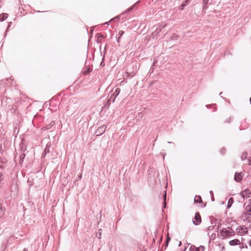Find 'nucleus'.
Instances as JSON below:
<instances>
[{
	"instance_id": "0eeeda50",
	"label": "nucleus",
	"mask_w": 251,
	"mask_h": 251,
	"mask_svg": "<svg viewBox=\"0 0 251 251\" xmlns=\"http://www.w3.org/2000/svg\"><path fill=\"white\" fill-rule=\"evenodd\" d=\"M250 191L249 189H246L242 192L241 195L243 198H248L250 196Z\"/></svg>"
},
{
	"instance_id": "f03ea898",
	"label": "nucleus",
	"mask_w": 251,
	"mask_h": 251,
	"mask_svg": "<svg viewBox=\"0 0 251 251\" xmlns=\"http://www.w3.org/2000/svg\"><path fill=\"white\" fill-rule=\"evenodd\" d=\"M236 232L238 235L243 236L248 233V230L245 226H238L236 228Z\"/></svg>"
},
{
	"instance_id": "1a4fd4ad",
	"label": "nucleus",
	"mask_w": 251,
	"mask_h": 251,
	"mask_svg": "<svg viewBox=\"0 0 251 251\" xmlns=\"http://www.w3.org/2000/svg\"><path fill=\"white\" fill-rule=\"evenodd\" d=\"M7 18V14L3 13L0 15V21H2Z\"/></svg>"
},
{
	"instance_id": "dca6fc26",
	"label": "nucleus",
	"mask_w": 251,
	"mask_h": 251,
	"mask_svg": "<svg viewBox=\"0 0 251 251\" xmlns=\"http://www.w3.org/2000/svg\"><path fill=\"white\" fill-rule=\"evenodd\" d=\"M164 207H165V205H166V202H165V201H166V194H164Z\"/></svg>"
},
{
	"instance_id": "7ed1b4c3",
	"label": "nucleus",
	"mask_w": 251,
	"mask_h": 251,
	"mask_svg": "<svg viewBox=\"0 0 251 251\" xmlns=\"http://www.w3.org/2000/svg\"><path fill=\"white\" fill-rule=\"evenodd\" d=\"M193 223L196 225H199L201 222V218L199 213H197L195 214V216L193 220Z\"/></svg>"
},
{
	"instance_id": "4468645a",
	"label": "nucleus",
	"mask_w": 251,
	"mask_h": 251,
	"mask_svg": "<svg viewBox=\"0 0 251 251\" xmlns=\"http://www.w3.org/2000/svg\"><path fill=\"white\" fill-rule=\"evenodd\" d=\"M209 0H202L203 3V8H206V4L208 3Z\"/></svg>"
},
{
	"instance_id": "423d86ee",
	"label": "nucleus",
	"mask_w": 251,
	"mask_h": 251,
	"mask_svg": "<svg viewBox=\"0 0 251 251\" xmlns=\"http://www.w3.org/2000/svg\"><path fill=\"white\" fill-rule=\"evenodd\" d=\"M240 241L237 239H233L229 242V245L231 246L238 245H240Z\"/></svg>"
},
{
	"instance_id": "f8f14e48",
	"label": "nucleus",
	"mask_w": 251,
	"mask_h": 251,
	"mask_svg": "<svg viewBox=\"0 0 251 251\" xmlns=\"http://www.w3.org/2000/svg\"><path fill=\"white\" fill-rule=\"evenodd\" d=\"M233 199L232 198H230L228 201V203H227V207L228 208H229L231 206V205L233 203Z\"/></svg>"
},
{
	"instance_id": "39448f33",
	"label": "nucleus",
	"mask_w": 251,
	"mask_h": 251,
	"mask_svg": "<svg viewBox=\"0 0 251 251\" xmlns=\"http://www.w3.org/2000/svg\"><path fill=\"white\" fill-rule=\"evenodd\" d=\"M243 177V175L242 173H236L234 176V180L237 182H240Z\"/></svg>"
},
{
	"instance_id": "4be33fe9",
	"label": "nucleus",
	"mask_w": 251,
	"mask_h": 251,
	"mask_svg": "<svg viewBox=\"0 0 251 251\" xmlns=\"http://www.w3.org/2000/svg\"><path fill=\"white\" fill-rule=\"evenodd\" d=\"M181 245V242L179 241L178 246H180Z\"/></svg>"
},
{
	"instance_id": "a211bd4d",
	"label": "nucleus",
	"mask_w": 251,
	"mask_h": 251,
	"mask_svg": "<svg viewBox=\"0 0 251 251\" xmlns=\"http://www.w3.org/2000/svg\"><path fill=\"white\" fill-rule=\"evenodd\" d=\"M170 240V238L169 237H167V243H168V242Z\"/></svg>"
},
{
	"instance_id": "6ab92c4d",
	"label": "nucleus",
	"mask_w": 251,
	"mask_h": 251,
	"mask_svg": "<svg viewBox=\"0 0 251 251\" xmlns=\"http://www.w3.org/2000/svg\"><path fill=\"white\" fill-rule=\"evenodd\" d=\"M113 19H112L110 21L105 23L104 24H109V23L111 21H112Z\"/></svg>"
},
{
	"instance_id": "f3484780",
	"label": "nucleus",
	"mask_w": 251,
	"mask_h": 251,
	"mask_svg": "<svg viewBox=\"0 0 251 251\" xmlns=\"http://www.w3.org/2000/svg\"><path fill=\"white\" fill-rule=\"evenodd\" d=\"M132 8H133V7H131V8H130L128 9H127V10H126V11H127V12H129V11H130L132 9Z\"/></svg>"
},
{
	"instance_id": "20e7f679",
	"label": "nucleus",
	"mask_w": 251,
	"mask_h": 251,
	"mask_svg": "<svg viewBox=\"0 0 251 251\" xmlns=\"http://www.w3.org/2000/svg\"><path fill=\"white\" fill-rule=\"evenodd\" d=\"M106 128V126L104 125L99 127L96 131L97 135L99 136L102 134L104 132Z\"/></svg>"
},
{
	"instance_id": "aec40b11",
	"label": "nucleus",
	"mask_w": 251,
	"mask_h": 251,
	"mask_svg": "<svg viewBox=\"0 0 251 251\" xmlns=\"http://www.w3.org/2000/svg\"><path fill=\"white\" fill-rule=\"evenodd\" d=\"M249 246L251 247V239L249 241Z\"/></svg>"
},
{
	"instance_id": "9d476101",
	"label": "nucleus",
	"mask_w": 251,
	"mask_h": 251,
	"mask_svg": "<svg viewBox=\"0 0 251 251\" xmlns=\"http://www.w3.org/2000/svg\"><path fill=\"white\" fill-rule=\"evenodd\" d=\"M201 201H202L201 198L200 196H195V199H194V201L195 202L200 203L201 202Z\"/></svg>"
},
{
	"instance_id": "412c9836",
	"label": "nucleus",
	"mask_w": 251,
	"mask_h": 251,
	"mask_svg": "<svg viewBox=\"0 0 251 251\" xmlns=\"http://www.w3.org/2000/svg\"><path fill=\"white\" fill-rule=\"evenodd\" d=\"M156 30H157V32L159 33L160 31V29H157Z\"/></svg>"
},
{
	"instance_id": "9b49d317",
	"label": "nucleus",
	"mask_w": 251,
	"mask_h": 251,
	"mask_svg": "<svg viewBox=\"0 0 251 251\" xmlns=\"http://www.w3.org/2000/svg\"><path fill=\"white\" fill-rule=\"evenodd\" d=\"M120 92V89L119 88H117L115 92L113 93V95H115V98L113 100V101H115V98L119 95Z\"/></svg>"
},
{
	"instance_id": "ddd939ff",
	"label": "nucleus",
	"mask_w": 251,
	"mask_h": 251,
	"mask_svg": "<svg viewBox=\"0 0 251 251\" xmlns=\"http://www.w3.org/2000/svg\"><path fill=\"white\" fill-rule=\"evenodd\" d=\"M204 250V247L202 246H201L197 248L196 251H203Z\"/></svg>"
},
{
	"instance_id": "6e6552de",
	"label": "nucleus",
	"mask_w": 251,
	"mask_h": 251,
	"mask_svg": "<svg viewBox=\"0 0 251 251\" xmlns=\"http://www.w3.org/2000/svg\"><path fill=\"white\" fill-rule=\"evenodd\" d=\"M246 210L249 215H251V203L246 207Z\"/></svg>"
},
{
	"instance_id": "f257e3e1",
	"label": "nucleus",
	"mask_w": 251,
	"mask_h": 251,
	"mask_svg": "<svg viewBox=\"0 0 251 251\" xmlns=\"http://www.w3.org/2000/svg\"><path fill=\"white\" fill-rule=\"evenodd\" d=\"M235 231L230 227L225 228L221 231V236L225 239L234 235Z\"/></svg>"
},
{
	"instance_id": "5701e85b",
	"label": "nucleus",
	"mask_w": 251,
	"mask_h": 251,
	"mask_svg": "<svg viewBox=\"0 0 251 251\" xmlns=\"http://www.w3.org/2000/svg\"><path fill=\"white\" fill-rule=\"evenodd\" d=\"M250 101H251V99H250Z\"/></svg>"
},
{
	"instance_id": "2eb2a0df",
	"label": "nucleus",
	"mask_w": 251,
	"mask_h": 251,
	"mask_svg": "<svg viewBox=\"0 0 251 251\" xmlns=\"http://www.w3.org/2000/svg\"><path fill=\"white\" fill-rule=\"evenodd\" d=\"M3 214V209L0 207V217H1Z\"/></svg>"
}]
</instances>
